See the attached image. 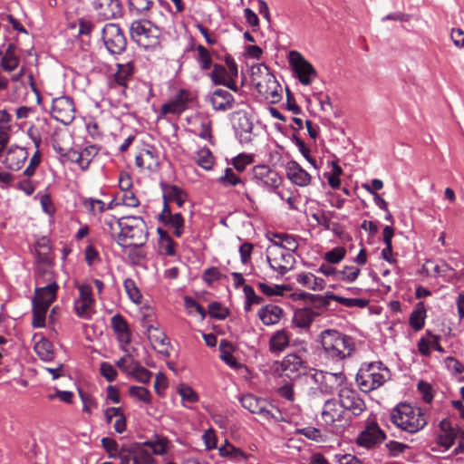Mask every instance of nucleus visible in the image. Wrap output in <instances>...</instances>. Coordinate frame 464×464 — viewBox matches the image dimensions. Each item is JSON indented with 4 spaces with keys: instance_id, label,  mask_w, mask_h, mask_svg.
I'll use <instances>...</instances> for the list:
<instances>
[{
    "instance_id": "1",
    "label": "nucleus",
    "mask_w": 464,
    "mask_h": 464,
    "mask_svg": "<svg viewBox=\"0 0 464 464\" xmlns=\"http://www.w3.org/2000/svg\"><path fill=\"white\" fill-rule=\"evenodd\" d=\"M319 337L324 357L334 362L346 359L354 350L353 338L337 330H324Z\"/></svg>"
},
{
    "instance_id": "2",
    "label": "nucleus",
    "mask_w": 464,
    "mask_h": 464,
    "mask_svg": "<svg viewBox=\"0 0 464 464\" xmlns=\"http://www.w3.org/2000/svg\"><path fill=\"white\" fill-rule=\"evenodd\" d=\"M390 377L389 369L382 362H364L358 370L355 382L361 392L368 393L380 388Z\"/></svg>"
},
{
    "instance_id": "3",
    "label": "nucleus",
    "mask_w": 464,
    "mask_h": 464,
    "mask_svg": "<svg viewBox=\"0 0 464 464\" xmlns=\"http://www.w3.org/2000/svg\"><path fill=\"white\" fill-rule=\"evenodd\" d=\"M118 235V245L123 248L141 247L149 237L148 226L141 217H125L123 227Z\"/></svg>"
},
{
    "instance_id": "4",
    "label": "nucleus",
    "mask_w": 464,
    "mask_h": 464,
    "mask_svg": "<svg viewBox=\"0 0 464 464\" xmlns=\"http://www.w3.org/2000/svg\"><path fill=\"white\" fill-rule=\"evenodd\" d=\"M130 34L145 50H154L160 44L161 31L149 20L133 21L130 26Z\"/></svg>"
},
{
    "instance_id": "5",
    "label": "nucleus",
    "mask_w": 464,
    "mask_h": 464,
    "mask_svg": "<svg viewBox=\"0 0 464 464\" xmlns=\"http://www.w3.org/2000/svg\"><path fill=\"white\" fill-rule=\"evenodd\" d=\"M266 259L270 268L280 276H284L293 269L295 263V256L290 251L276 245H272L267 248Z\"/></svg>"
},
{
    "instance_id": "6",
    "label": "nucleus",
    "mask_w": 464,
    "mask_h": 464,
    "mask_svg": "<svg viewBox=\"0 0 464 464\" xmlns=\"http://www.w3.org/2000/svg\"><path fill=\"white\" fill-rule=\"evenodd\" d=\"M102 39L107 51L111 54H121L126 49V36L117 24H106L102 30Z\"/></svg>"
},
{
    "instance_id": "7",
    "label": "nucleus",
    "mask_w": 464,
    "mask_h": 464,
    "mask_svg": "<svg viewBox=\"0 0 464 464\" xmlns=\"http://www.w3.org/2000/svg\"><path fill=\"white\" fill-rule=\"evenodd\" d=\"M338 399L344 412H349L353 417L361 416L367 409L364 400L353 388L344 386L339 389Z\"/></svg>"
},
{
    "instance_id": "8",
    "label": "nucleus",
    "mask_w": 464,
    "mask_h": 464,
    "mask_svg": "<svg viewBox=\"0 0 464 464\" xmlns=\"http://www.w3.org/2000/svg\"><path fill=\"white\" fill-rule=\"evenodd\" d=\"M312 379L316 383L320 391L325 394H333L337 389L343 387L346 382V376L343 372H330L314 370Z\"/></svg>"
},
{
    "instance_id": "9",
    "label": "nucleus",
    "mask_w": 464,
    "mask_h": 464,
    "mask_svg": "<svg viewBox=\"0 0 464 464\" xmlns=\"http://www.w3.org/2000/svg\"><path fill=\"white\" fill-rule=\"evenodd\" d=\"M386 439L385 432L379 427L375 419L368 418L364 430L360 432L356 443L366 449H372Z\"/></svg>"
},
{
    "instance_id": "10",
    "label": "nucleus",
    "mask_w": 464,
    "mask_h": 464,
    "mask_svg": "<svg viewBox=\"0 0 464 464\" xmlns=\"http://www.w3.org/2000/svg\"><path fill=\"white\" fill-rule=\"evenodd\" d=\"M288 59L300 82L309 85L317 74L314 66L297 51H290Z\"/></svg>"
},
{
    "instance_id": "11",
    "label": "nucleus",
    "mask_w": 464,
    "mask_h": 464,
    "mask_svg": "<svg viewBox=\"0 0 464 464\" xmlns=\"http://www.w3.org/2000/svg\"><path fill=\"white\" fill-rule=\"evenodd\" d=\"M253 180L267 191H276L282 183L279 174L266 165H256L252 169Z\"/></svg>"
},
{
    "instance_id": "12",
    "label": "nucleus",
    "mask_w": 464,
    "mask_h": 464,
    "mask_svg": "<svg viewBox=\"0 0 464 464\" xmlns=\"http://www.w3.org/2000/svg\"><path fill=\"white\" fill-rule=\"evenodd\" d=\"M53 118L64 124H70L75 117V106L73 100L69 96H61L53 100Z\"/></svg>"
},
{
    "instance_id": "13",
    "label": "nucleus",
    "mask_w": 464,
    "mask_h": 464,
    "mask_svg": "<svg viewBox=\"0 0 464 464\" xmlns=\"http://www.w3.org/2000/svg\"><path fill=\"white\" fill-rule=\"evenodd\" d=\"M192 99L193 97L190 91L179 89L168 102L161 105L160 113L162 115L179 114L187 109L188 102H190Z\"/></svg>"
},
{
    "instance_id": "14",
    "label": "nucleus",
    "mask_w": 464,
    "mask_h": 464,
    "mask_svg": "<svg viewBox=\"0 0 464 464\" xmlns=\"http://www.w3.org/2000/svg\"><path fill=\"white\" fill-rule=\"evenodd\" d=\"M463 431L457 426H453L450 420L443 419L439 424V430L437 432V443L449 450L460 436Z\"/></svg>"
},
{
    "instance_id": "15",
    "label": "nucleus",
    "mask_w": 464,
    "mask_h": 464,
    "mask_svg": "<svg viewBox=\"0 0 464 464\" xmlns=\"http://www.w3.org/2000/svg\"><path fill=\"white\" fill-rule=\"evenodd\" d=\"M242 407L253 414H257L266 420H271L273 413L268 410L269 403L266 400L256 397L251 393L242 395L239 399Z\"/></svg>"
},
{
    "instance_id": "16",
    "label": "nucleus",
    "mask_w": 464,
    "mask_h": 464,
    "mask_svg": "<svg viewBox=\"0 0 464 464\" xmlns=\"http://www.w3.org/2000/svg\"><path fill=\"white\" fill-rule=\"evenodd\" d=\"M92 5L99 18L102 20L116 19L122 14L120 0H92Z\"/></svg>"
},
{
    "instance_id": "17",
    "label": "nucleus",
    "mask_w": 464,
    "mask_h": 464,
    "mask_svg": "<svg viewBox=\"0 0 464 464\" xmlns=\"http://www.w3.org/2000/svg\"><path fill=\"white\" fill-rule=\"evenodd\" d=\"M256 91L271 103H276L281 99L282 87L276 77L266 72L264 80L256 83Z\"/></svg>"
},
{
    "instance_id": "18",
    "label": "nucleus",
    "mask_w": 464,
    "mask_h": 464,
    "mask_svg": "<svg viewBox=\"0 0 464 464\" xmlns=\"http://www.w3.org/2000/svg\"><path fill=\"white\" fill-rule=\"evenodd\" d=\"M215 111H227L234 108L235 98L225 89L218 88L210 92L206 98Z\"/></svg>"
},
{
    "instance_id": "19",
    "label": "nucleus",
    "mask_w": 464,
    "mask_h": 464,
    "mask_svg": "<svg viewBox=\"0 0 464 464\" xmlns=\"http://www.w3.org/2000/svg\"><path fill=\"white\" fill-rule=\"evenodd\" d=\"M101 147L96 144L86 146L82 150H72L68 156L72 163H76L82 170H87L92 160L98 155Z\"/></svg>"
},
{
    "instance_id": "20",
    "label": "nucleus",
    "mask_w": 464,
    "mask_h": 464,
    "mask_svg": "<svg viewBox=\"0 0 464 464\" xmlns=\"http://www.w3.org/2000/svg\"><path fill=\"white\" fill-rule=\"evenodd\" d=\"M58 289L59 285L56 280H52L44 286H37L32 304H38L49 308L56 300Z\"/></svg>"
},
{
    "instance_id": "21",
    "label": "nucleus",
    "mask_w": 464,
    "mask_h": 464,
    "mask_svg": "<svg viewBox=\"0 0 464 464\" xmlns=\"http://www.w3.org/2000/svg\"><path fill=\"white\" fill-rule=\"evenodd\" d=\"M27 158L28 151L25 148L12 145L7 149L3 163L8 169L17 171L23 168Z\"/></svg>"
},
{
    "instance_id": "22",
    "label": "nucleus",
    "mask_w": 464,
    "mask_h": 464,
    "mask_svg": "<svg viewBox=\"0 0 464 464\" xmlns=\"http://www.w3.org/2000/svg\"><path fill=\"white\" fill-rule=\"evenodd\" d=\"M322 419L327 425H334L335 422H340L345 420V412L340 407L339 399H329L325 401L323 411Z\"/></svg>"
},
{
    "instance_id": "23",
    "label": "nucleus",
    "mask_w": 464,
    "mask_h": 464,
    "mask_svg": "<svg viewBox=\"0 0 464 464\" xmlns=\"http://www.w3.org/2000/svg\"><path fill=\"white\" fill-rule=\"evenodd\" d=\"M135 164L140 169L152 170L160 165L157 149L148 145L135 157Z\"/></svg>"
},
{
    "instance_id": "24",
    "label": "nucleus",
    "mask_w": 464,
    "mask_h": 464,
    "mask_svg": "<svg viewBox=\"0 0 464 464\" xmlns=\"http://www.w3.org/2000/svg\"><path fill=\"white\" fill-rule=\"evenodd\" d=\"M233 127L236 134L239 136L241 142H249L251 140L250 135L254 125L246 112H236Z\"/></svg>"
},
{
    "instance_id": "25",
    "label": "nucleus",
    "mask_w": 464,
    "mask_h": 464,
    "mask_svg": "<svg viewBox=\"0 0 464 464\" xmlns=\"http://www.w3.org/2000/svg\"><path fill=\"white\" fill-rule=\"evenodd\" d=\"M111 326L121 344L128 345L130 343L131 332L126 319L121 314H117L111 317Z\"/></svg>"
},
{
    "instance_id": "26",
    "label": "nucleus",
    "mask_w": 464,
    "mask_h": 464,
    "mask_svg": "<svg viewBox=\"0 0 464 464\" xmlns=\"http://www.w3.org/2000/svg\"><path fill=\"white\" fill-rule=\"evenodd\" d=\"M285 170L287 178L294 184L304 187L310 183L311 176L296 161H288L285 165Z\"/></svg>"
},
{
    "instance_id": "27",
    "label": "nucleus",
    "mask_w": 464,
    "mask_h": 464,
    "mask_svg": "<svg viewBox=\"0 0 464 464\" xmlns=\"http://www.w3.org/2000/svg\"><path fill=\"white\" fill-rule=\"evenodd\" d=\"M34 248L35 257L38 263L52 265V242L48 237L43 236L39 237L34 243Z\"/></svg>"
},
{
    "instance_id": "28",
    "label": "nucleus",
    "mask_w": 464,
    "mask_h": 464,
    "mask_svg": "<svg viewBox=\"0 0 464 464\" xmlns=\"http://www.w3.org/2000/svg\"><path fill=\"white\" fill-rule=\"evenodd\" d=\"M161 188L163 191V201L168 203L175 202L179 208L184 205L187 194L179 187L162 183Z\"/></svg>"
},
{
    "instance_id": "29",
    "label": "nucleus",
    "mask_w": 464,
    "mask_h": 464,
    "mask_svg": "<svg viewBox=\"0 0 464 464\" xmlns=\"http://www.w3.org/2000/svg\"><path fill=\"white\" fill-rule=\"evenodd\" d=\"M318 315L319 313L308 307L297 309L294 313L293 324L298 328L308 330L314 318Z\"/></svg>"
},
{
    "instance_id": "30",
    "label": "nucleus",
    "mask_w": 464,
    "mask_h": 464,
    "mask_svg": "<svg viewBox=\"0 0 464 464\" xmlns=\"http://www.w3.org/2000/svg\"><path fill=\"white\" fill-rule=\"evenodd\" d=\"M135 72L133 61L122 63H117V71L114 73V81L117 84L127 87L128 83L132 80Z\"/></svg>"
},
{
    "instance_id": "31",
    "label": "nucleus",
    "mask_w": 464,
    "mask_h": 464,
    "mask_svg": "<svg viewBox=\"0 0 464 464\" xmlns=\"http://www.w3.org/2000/svg\"><path fill=\"white\" fill-rule=\"evenodd\" d=\"M19 61L15 44H8L5 51L2 54L0 66L6 72H13L18 67Z\"/></svg>"
},
{
    "instance_id": "32",
    "label": "nucleus",
    "mask_w": 464,
    "mask_h": 464,
    "mask_svg": "<svg viewBox=\"0 0 464 464\" xmlns=\"http://www.w3.org/2000/svg\"><path fill=\"white\" fill-rule=\"evenodd\" d=\"M189 51L195 52L194 59L201 71H208L211 69L214 64L212 62V55L205 46L201 44H198L196 46L192 45L189 48Z\"/></svg>"
},
{
    "instance_id": "33",
    "label": "nucleus",
    "mask_w": 464,
    "mask_h": 464,
    "mask_svg": "<svg viewBox=\"0 0 464 464\" xmlns=\"http://www.w3.org/2000/svg\"><path fill=\"white\" fill-rule=\"evenodd\" d=\"M427 317V310L424 302L420 301L416 304L412 310L408 324L415 330L420 331L425 324V319Z\"/></svg>"
},
{
    "instance_id": "34",
    "label": "nucleus",
    "mask_w": 464,
    "mask_h": 464,
    "mask_svg": "<svg viewBox=\"0 0 464 464\" xmlns=\"http://www.w3.org/2000/svg\"><path fill=\"white\" fill-rule=\"evenodd\" d=\"M427 425V418L420 408L408 411V433H414Z\"/></svg>"
},
{
    "instance_id": "35",
    "label": "nucleus",
    "mask_w": 464,
    "mask_h": 464,
    "mask_svg": "<svg viewBox=\"0 0 464 464\" xmlns=\"http://www.w3.org/2000/svg\"><path fill=\"white\" fill-rule=\"evenodd\" d=\"M283 310L274 304H268L262 307L258 312V316L266 325L276 324L280 321Z\"/></svg>"
},
{
    "instance_id": "36",
    "label": "nucleus",
    "mask_w": 464,
    "mask_h": 464,
    "mask_svg": "<svg viewBox=\"0 0 464 464\" xmlns=\"http://www.w3.org/2000/svg\"><path fill=\"white\" fill-rule=\"evenodd\" d=\"M282 370L287 373L299 374L305 369V362L302 358L295 354H287L281 362Z\"/></svg>"
},
{
    "instance_id": "37",
    "label": "nucleus",
    "mask_w": 464,
    "mask_h": 464,
    "mask_svg": "<svg viewBox=\"0 0 464 464\" xmlns=\"http://www.w3.org/2000/svg\"><path fill=\"white\" fill-rule=\"evenodd\" d=\"M123 220L125 217L117 218L113 215H106L103 218V230L109 234L112 239L118 244V235L123 227Z\"/></svg>"
},
{
    "instance_id": "38",
    "label": "nucleus",
    "mask_w": 464,
    "mask_h": 464,
    "mask_svg": "<svg viewBox=\"0 0 464 464\" xmlns=\"http://www.w3.org/2000/svg\"><path fill=\"white\" fill-rule=\"evenodd\" d=\"M296 282L304 287L314 291H321L325 286L323 278L317 277L312 273H301L296 276Z\"/></svg>"
},
{
    "instance_id": "39",
    "label": "nucleus",
    "mask_w": 464,
    "mask_h": 464,
    "mask_svg": "<svg viewBox=\"0 0 464 464\" xmlns=\"http://www.w3.org/2000/svg\"><path fill=\"white\" fill-rule=\"evenodd\" d=\"M406 415V401H401L393 407L389 414L391 423L401 430H406V421L404 416Z\"/></svg>"
},
{
    "instance_id": "40",
    "label": "nucleus",
    "mask_w": 464,
    "mask_h": 464,
    "mask_svg": "<svg viewBox=\"0 0 464 464\" xmlns=\"http://www.w3.org/2000/svg\"><path fill=\"white\" fill-rule=\"evenodd\" d=\"M127 451L134 454L132 458L133 464H156L152 455L148 450L142 449L140 443H135Z\"/></svg>"
},
{
    "instance_id": "41",
    "label": "nucleus",
    "mask_w": 464,
    "mask_h": 464,
    "mask_svg": "<svg viewBox=\"0 0 464 464\" xmlns=\"http://www.w3.org/2000/svg\"><path fill=\"white\" fill-rule=\"evenodd\" d=\"M34 351L43 361L52 362L54 359L53 345L45 338H42L35 343Z\"/></svg>"
},
{
    "instance_id": "42",
    "label": "nucleus",
    "mask_w": 464,
    "mask_h": 464,
    "mask_svg": "<svg viewBox=\"0 0 464 464\" xmlns=\"http://www.w3.org/2000/svg\"><path fill=\"white\" fill-rule=\"evenodd\" d=\"M165 227L173 229V234L177 237H181L185 230V220L180 213H174L171 217H167L161 222Z\"/></svg>"
},
{
    "instance_id": "43",
    "label": "nucleus",
    "mask_w": 464,
    "mask_h": 464,
    "mask_svg": "<svg viewBox=\"0 0 464 464\" xmlns=\"http://www.w3.org/2000/svg\"><path fill=\"white\" fill-rule=\"evenodd\" d=\"M230 349L231 344L227 341L222 340L219 343L220 359L232 369L237 370L242 367V364L237 362Z\"/></svg>"
},
{
    "instance_id": "44",
    "label": "nucleus",
    "mask_w": 464,
    "mask_h": 464,
    "mask_svg": "<svg viewBox=\"0 0 464 464\" xmlns=\"http://www.w3.org/2000/svg\"><path fill=\"white\" fill-rule=\"evenodd\" d=\"M289 344V335L285 330L277 331L269 340V349L272 353L284 351Z\"/></svg>"
},
{
    "instance_id": "45",
    "label": "nucleus",
    "mask_w": 464,
    "mask_h": 464,
    "mask_svg": "<svg viewBox=\"0 0 464 464\" xmlns=\"http://www.w3.org/2000/svg\"><path fill=\"white\" fill-rule=\"evenodd\" d=\"M52 265H44L36 261L34 268L35 283L37 285H44L46 282L55 280L53 272L50 270Z\"/></svg>"
},
{
    "instance_id": "46",
    "label": "nucleus",
    "mask_w": 464,
    "mask_h": 464,
    "mask_svg": "<svg viewBox=\"0 0 464 464\" xmlns=\"http://www.w3.org/2000/svg\"><path fill=\"white\" fill-rule=\"evenodd\" d=\"M393 237V229L390 226H386L383 228V241L385 244V247L382 250V256L384 260L392 264L395 262V259L392 258V238Z\"/></svg>"
},
{
    "instance_id": "47",
    "label": "nucleus",
    "mask_w": 464,
    "mask_h": 464,
    "mask_svg": "<svg viewBox=\"0 0 464 464\" xmlns=\"http://www.w3.org/2000/svg\"><path fill=\"white\" fill-rule=\"evenodd\" d=\"M335 295L334 293L328 292L324 295L303 293L300 295L302 298H306L309 303L316 308L327 307L330 301L333 300L332 296Z\"/></svg>"
},
{
    "instance_id": "48",
    "label": "nucleus",
    "mask_w": 464,
    "mask_h": 464,
    "mask_svg": "<svg viewBox=\"0 0 464 464\" xmlns=\"http://www.w3.org/2000/svg\"><path fill=\"white\" fill-rule=\"evenodd\" d=\"M275 237L279 241H274L273 245L279 246L280 247L290 251L293 255L298 248V243L294 236L288 234H276Z\"/></svg>"
},
{
    "instance_id": "49",
    "label": "nucleus",
    "mask_w": 464,
    "mask_h": 464,
    "mask_svg": "<svg viewBox=\"0 0 464 464\" xmlns=\"http://www.w3.org/2000/svg\"><path fill=\"white\" fill-rule=\"evenodd\" d=\"M94 304L95 303L75 300L73 304V310L78 317L90 320L94 314Z\"/></svg>"
},
{
    "instance_id": "50",
    "label": "nucleus",
    "mask_w": 464,
    "mask_h": 464,
    "mask_svg": "<svg viewBox=\"0 0 464 464\" xmlns=\"http://www.w3.org/2000/svg\"><path fill=\"white\" fill-rule=\"evenodd\" d=\"M211 68L209 77L213 84L221 85L226 83V80L229 77L227 68L219 63H214Z\"/></svg>"
},
{
    "instance_id": "51",
    "label": "nucleus",
    "mask_w": 464,
    "mask_h": 464,
    "mask_svg": "<svg viewBox=\"0 0 464 464\" xmlns=\"http://www.w3.org/2000/svg\"><path fill=\"white\" fill-rule=\"evenodd\" d=\"M48 309V307L41 304H33L32 325L34 328H42L45 325V318Z\"/></svg>"
},
{
    "instance_id": "52",
    "label": "nucleus",
    "mask_w": 464,
    "mask_h": 464,
    "mask_svg": "<svg viewBox=\"0 0 464 464\" xmlns=\"http://www.w3.org/2000/svg\"><path fill=\"white\" fill-rule=\"evenodd\" d=\"M197 163L206 170L212 169L214 164V157L209 149L202 148L198 151Z\"/></svg>"
},
{
    "instance_id": "53",
    "label": "nucleus",
    "mask_w": 464,
    "mask_h": 464,
    "mask_svg": "<svg viewBox=\"0 0 464 464\" xmlns=\"http://www.w3.org/2000/svg\"><path fill=\"white\" fill-rule=\"evenodd\" d=\"M447 369L459 381L464 382V365L456 358L449 356L445 359Z\"/></svg>"
},
{
    "instance_id": "54",
    "label": "nucleus",
    "mask_w": 464,
    "mask_h": 464,
    "mask_svg": "<svg viewBox=\"0 0 464 464\" xmlns=\"http://www.w3.org/2000/svg\"><path fill=\"white\" fill-rule=\"evenodd\" d=\"M123 286L126 294L129 298L135 304H140L142 299V295L140 294L136 283L131 278H126L123 282Z\"/></svg>"
},
{
    "instance_id": "55",
    "label": "nucleus",
    "mask_w": 464,
    "mask_h": 464,
    "mask_svg": "<svg viewBox=\"0 0 464 464\" xmlns=\"http://www.w3.org/2000/svg\"><path fill=\"white\" fill-rule=\"evenodd\" d=\"M133 364L130 373L136 378V380L142 383H149L152 373L141 366L137 361L131 360Z\"/></svg>"
},
{
    "instance_id": "56",
    "label": "nucleus",
    "mask_w": 464,
    "mask_h": 464,
    "mask_svg": "<svg viewBox=\"0 0 464 464\" xmlns=\"http://www.w3.org/2000/svg\"><path fill=\"white\" fill-rule=\"evenodd\" d=\"M102 446L108 453L109 458L115 459L119 456L120 452L127 451L128 450H125V448H121L119 450V444L118 442L109 437H104L102 439Z\"/></svg>"
},
{
    "instance_id": "57",
    "label": "nucleus",
    "mask_w": 464,
    "mask_h": 464,
    "mask_svg": "<svg viewBox=\"0 0 464 464\" xmlns=\"http://www.w3.org/2000/svg\"><path fill=\"white\" fill-rule=\"evenodd\" d=\"M360 274V268L354 266H344L343 269L338 270L335 280H343L346 282H353Z\"/></svg>"
},
{
    "instance_id": "58",
    "label": "nucleus",
    "mask_w": 464,
    "mask_h": 464,
    "mask_svg": "<svg viewBox=\"0 0 464 464\" xmlns=\"http://www.w3.org/2000/svg\"><path fill=\"white\" fill-rule=\"evenodd\" d=\"M332 299L346 307H360L364 308L368 305L369 301L363 298H348L340 295H333Z\"/></svg>"
},
{
    "instance_id": "59",
    "label": "nucleus",
    "mask_w": 464,
    "mask_h": 464,
    "mask_svg": "<svg viewBox=\"0 0 464 464\" xmlns=\"http://www.w3.org/2000/svg\"><path fill=\"white\" fill-rule=\"evenodd\" d=\"M290 140L298 148L300 153L305 158V160L316 168V160L314 158L310 156V149L306 147L304 140L295 133L291 136Z\"/></svg>"
},
{
    "instance_id": "60",
    "label": "nucleus",
    "mask_w": 464,
    "mask_h": 464,
    "mask_svg": "<svg viewBox=\"0 0 464 464\" xmlns=\"http://www.w3.org/2000/svg\"><path fill=\"white\" fill-rule=\"evenodd\" d=\"M129 394L130 397L136 398L145 403H150L151 401L150 392L142 386H130L129 388Z\"/></svg>"
},
{
    "instance_id": "61",
    "label": "nucleus",
    "mask_w": 464,
    "mask_h": 464,
    "mask_svg": "<svg viewBox=\"0 0 464 464\" xmlns=\"http://www.w3.org/2000/svg\"><path fill=\"white\" fill-rule=\"evenodd\" d=\"M83 206L86 210L93 216L101 214L105 210V203L101 199H94L92 198H85L83 200Z\"/></svg>"
},
{
    "instance_id": "62",
    "label": "nucleus",
    "mask_w": 464,
    "mask_h": 464,
    "mask_svg": "<svg viewBox=\"0 0 464 464\" xmlns=\"http://www.w3.org/2000/svg\"><path fill=\"white\" fill-rule=\"evenodd\" d=\"M184 305L189 314H194L195 313H197L200 315L201 320H204L206 318V315H207L206 310L204 309V307L201 304H199L192 297L185 296Z\"/></svg>"
},
{
    "instance_id": "63",
    "label": "nucleus",
    "mask_w": 464,
    "mask_h": 464,
    "mask_svg": "<svg viewBox=\"0 0 464 464\" xmlns=\"http://www.w3.org/2000/svg\"><path fill=\"white\" fill-rule=\"evenodd\" d=\"M433 271L436 276L443 277L446 281H450L456 276L455 270L445 262L435 265Z\"/></svg>"
},
{
    "instance_id": "64",
    "label": "nucleus",
    "mask_w": 464,
    "mask_h": 464,
    "mask_svg": "<svg viewBox=\"0 0 464 464\" xmlns=\"http://www.w3.org/2000/svg\"><path fill=\"white\" fill-rule=\"evenodd\" d=\"M218 182L225 187L237 186L242 183V179L230 168L225 169L224 175L218 179Z\"/></svg>"
}]
</instances>
